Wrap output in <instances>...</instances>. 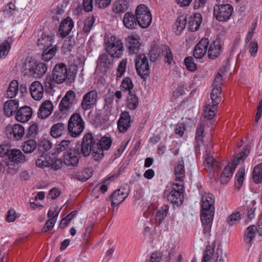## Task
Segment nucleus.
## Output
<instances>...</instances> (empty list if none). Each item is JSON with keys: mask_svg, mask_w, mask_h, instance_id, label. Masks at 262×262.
<instances>
[{"mask_svg": "<svg viewBox=\"0 0 262 262\" xmlns=\"http://www.w3.org/2000/svg\"><path fill=\"white\" fill-rule=\"evenodd\" d=\"M217 105L213 104L212 105L209 104L206 106L203 113L204 117L208 119H212L217 112Z\"/></svg>", "mask_w": 262, "mask_h": 262, "instance_id": "nucleus-48", "label": "nucleus"}, {"mask_svg": "<svg viewBox=\"0 0 262 262\" xmlns=\"http://www.w3.org/2000/svg\"><path fill=\"white\" fill-rule=\"evenodd\" d=\"M18 101L15 100H8L4 104V111L6 116L10 117L16 113L18 109Z\"/></svg>", "mask_w": 262, "mask_h": 262, "instance_id": "nucleus-28", "label": "nucleus"}, {"mask_svg": "<svg viewBox=\"0 0 262 262\" xmlns=\"http://www.w3.org/2000/svg\"><path fill=\"white\" fill-rule=\"evenodd\" d=\"M32 115V110L28 106L20 107L16 112L15 119L21 122H26L30 120Z\"/></svg>", "mask_w": 262, "mask_h": 262, "instance_id": "nucleus-24", "label": "nucleus"}, {"mask_svg": "<svg viewBox=\"0 0 262 262\" xmlns=\"http://www.w3.org/2000/svg\"><path fill=\"white\" fill-rule=\"evenodd\" d=\"M138 24L142 29L149 27L152 21V15L149 8L144 4L139 5L136 9Z\"/></svg>", "mask_w": 262, "mask_h": 262, "instance_id": "nucleus-4", "label": "nucleus"}, {"mask_svg": "<svg viewBox=\"0 0 262 262\" xmlns=\"http://www.w3.org/2000/svg\"><path fill=\"white\" fill-rule=\"evenodd\" d=\"M82 152V142H78L75 147L68 152H64L63 156V163L67 166H76Z\"/></svg>", "mask_w": 262, "mask_h": 262, "instance_id": "nucleus-8", "label": "nucleus"}, {"mask_svg": "<svg viewBox=\"0 0 262 262\" xmlns=\"http://www.w3.org/2000/svg\"><path fill=\"white\" fill-rule=\"evenodd\" d=\"M73 27V22L70 17L64 19L60 23L57 35L61 38L67 36Z\"/></svg>", "mask_w": 262, "mask_h": 262, "instance_id": "nucleus-19", "label": "nucleus"}, {"mask_svg": "<svg viewBox=\"0 0 262 262\" xmlns=\"http://www.w3.org/2000/svg\"><path fill=\"white\" fill-rule=\"evenodd\" d=\"M57 220H56L55 217H51L47 220L44 226L42 228V231L43 232H47L48 231L52 230L55 224L56 223Z\"/></svg>", "mask_w": 262, "mask_h": 262, "instance_id": "nucleus-62", "label": "nucleus"}, {"mask_svg": "<svg viewBox=\"0 0 262 262\" xmlns=\"http://www.w3.org/2000/svg\"><path fill=\"white\" fill-rule=\"evenodd\" d=\"M126 64L127 60L126 59L122 60L119 63L116 72L117 80H118L119 78H121L124 74L126 70Z\"/></svg>", "mask_w": 262, "mask_h": 262, "instance_id": "nucleus-57", "label": "nucleus"}, {"mask_svg": "<svg viewBox=\"0 0 262 262\" xmlns=\"http://www.w3.org/2000/svg\"><path fill=\"white\" fill-rule=\"evenodd\" d=\"M18 90V83L17 80H13L9 84L7 91L8 97L12 98L16 96Z\"/></svg>", "mask_w": 262, "mask_h": 262, "instance_id": "nucleus-46", "label": "nucleus"}, {"mask_svg": "<svg viewBox=\"0 0 262 262\" xmlns=\"http://www.w3.org/2000/svg\"><path fill=\"white\" fill-rule=\"evenodd\" d=\"M203 165L206 170L213 172L219 169L221 167V163L209 154H207Z\"/></svg>", "mask_w": 262, "mask_h": 262, "instance_id": "nucleus-26", "label": "nucleus"}, {"mask_svg": "<svg viewBox=\"0 0 262 262\" xmlns=\"http://www.w3.org/2000/svg\"><path fill=\"white\" fill-rule=\"evenodd\" d=\"M105 50L111 57L120 58L123 54L124 48L121 40L111 36L106 42Z\"/></svg>", "mask_w": 262, "mask_h": 262, "instance_id": "nucleus-5", "label": "nucleus"}, {"mask_svg": "<svg viewBox=\"0 0 262 262\" xmlns=\"http://www.w3.org/2000/svg\"><path fill=\"white\" fill-rule=\"evenodd\" d=\"M123 24L127 29L133 30L137 28L138 24L136 14L130 12L125 13L123 18Z\"/></svg>", "mask_w": 262, "mask_h": 262, "instance_id": "nucleus-25", "label": "nucleus"}, {"mask_svg": "<svg viewBox=\"0 0 262 262\" xmlns=\"http://www.w3.org/2000/svg\"><path fill=\"white\" fill-rule=\"evenodd\" d=\"M130 121L131 118L129 113L126 111L122 112L117 121V127L119 132L126 133L131 126Z\"/></svg>", "mask_w": 262, "mask_h": 262, "instance_id": "nucleus-17", "label": "nucleus"}, {"mask_svg": "<svg viewBox=\"0 0 262 262\" xmlns=\"http://www.w3.org/2000/svg\"><path fill=\"white\" fill-rule=\"evenodd\" d=\"M53 155L52 157L49 155H42L40 156L36 161V165L37 167L43 168L50 167L53 164Z\"/></svg>", "mask_w": 262, "mask_h": 262, "instance_id": "nucleus-34", "label": "nucleus"}, {"mask_svg": "<svg viewBox=\"0 0 262 262\" xmlns=\"http://www.w3.org/2000/svg\"><path fill=\"white\" fill-rule=\"evenodd\" d=\"M162 54V46L160 48L154 47L149 52V57L151 61H156Z\"/></svg>", "mask_w": 262, "mask_h": 262, "instance_id": "nucleus-56", "label": "nucleus"}, {"mask_svg": "<svg viewBox=\"0 0 262 262\" xmlns=\"http://www.w3.org/2000/svg\"><path fill=\"white\" fill-rule=\"evenodd\" d=\"M71 148V141L69 140H62L59 143L56 144L55 146V151L59 154L64 151L68 152Z\"/></svg>", "mask_w": 262, "mask_h": 262, "instance_id": "nucleus-42", "label": "nucleus"}, {"mask_svg": "<svg viewBox=\"0 0 262 262\" xmlns=\"http://www.w3.org/2000/svg\"><path fill=\"white\" fill-rule=\"evenodd\" d=\"M128 143V141L124 140L122 141L115 152V158H118L122 154Z\"/></svg>", "mask_w": 262, "mask_h": 262, "instance_id": "nucleus-64", "label": "nucleus"}, {"mask_svg": "<svg viewBox=\"0 0 262 262\" xmlns=\"http://www.w3.org/2000/svg\"><path fill=\"white\" fill-rule=\"evenodd\" d=\"M247 157L246 150H242L239 152L236 156V158L232 161V165L236 168V166L239 162L244 161Z\"/></svg>", "mask_w": 262, "mask_h": 262, "instance_id": "nucleus-61", "label": "nucleus"}, {"mask_svg": "<svg viewBox=\"0 0 262 262\" xmlns=\"http://www.w3.org/2000/svg\"><path fill=\"white\" fill-rule=\"evenodd\" d=\"M134 84L132 79L128 77H124L120 85V89L125 92V91H129L130 92L131 90L133 89Z\"/></svg>", "mask_w": 262, "mask_h": 262, "instance_id": "nucleus-52", "label": "nucleus"}, {"mask_svg": "<svg viewBox=\"0 0 262 262\" xmlns=\"http://www.w3.org/2000/svg\"><path fill=\"white\" fill-rule=\"evenodd\" d=\"M18 9L16 8L14 3L10 2L6 5L3 11L5 18H10L14 17V15Z\"/></svg>", "mask_w": 262, "mask_h": 262, "instance_id": "nucleus-41", "label": "nucleus"}, {"mask_svg": "<svg viewBox=\"0 0 262 262\" xmlns=\"http://www.w3.org/2000/svg\"><path fill=\"white\" fill-rule=\"evenodd\" d=\"M5 132L8 138L14 140H20L25 134L24 127L18 124L7 126Z\"/></svg>", "mask_w": 262, "mask_h": 262, "instance_id": "nucleus-15", "label": "nucleus"}, {"mask_svg": "<svg viewBox=\"0 0 262 262\" xmlns=\"http://www.w3.org/2000/svg\"><path fill=\"white\" fill-rule=\"evenodd\" d=\"M97 101V93L95 91H91L83 97V110L93 108Z\"/></svg>", "mask_w": 262, "mask_h": 262, "instance_id": "nucleus-23", "label": "nucleus"}, {"mask_svg": "<svg viewBox=\"0 0 262 262\" xmlns=\"http://www.w3.org/2000/svg\"><path fill=\"white\" fill-rule=\"evenodd\" d=\"M252 178L253 181L256 184L262 182V163L257 165L254 167Z\"/></svg>", "mask_w": 262, "mask_h": 262, "instance_id": "nucleus-47", "label": "nucleus"}, {"mask_svg": "<svg viewBox=\"0 0 262 262\" xmlns=\"http://www.w3.org/2000/svg\"><path fill=\"white\" fill-rule=\"evenodd\" d=\"M68 128L70 136L76 138L82 133V118L79 113H75L68 121Z\"/></svg>", "mask_w": 262, "mask_h": 262, "instance_id": "nucleus-10", "label": "nucleus"}, {"mask_svg": "<svg viewBox=\"0 0 262 262\" xmlns=\"http://www.w3.org/2000/svg\"><path fill=\"white\" fill-rule=\"evenodd\" d=\"M129 6L128 0H116L113 4V11L117 14L123 13L128 9Z\"/></svg>", "mask_w": 262, "mask_h": 262, "instance_id": "nucleus-33", "label": "nucleus"}, {"mask_svg": "<svg viewBox=\"0 0 262 262\" xmlns=\"http://www.w3.org/2000/svg\"><path fill=\"white\" fill-rule=\"evenodd\" d=\"M94 23L95 18L93 16H90L86 18L84 22L83 31L85 32H89Z\"/></svg>", "mask_w": 262, "mask_h": 262, "instance_id": "nucleus-59", "label": "nucleus"}, {"mask_svg": "<svg viewBox=\"0 0 262 262\" xmlns=\"http://www.w3.org/2000/svg\"><path fill=\"white\" fill-rule=\"evenodd\" d=\"M43 53L42 54V59L45 61H49L55 55L57 51L56 47H52L51 48L42 50Z\"/></svg>", "mask_w": 262, "mask_h": 262, "instance_id": "nucleus-50", "label": "nucleus"}, {"mask_svg": "<svg viewBox=\"0 0 262 262\" xmlns=\"http://www.w3.org/2000/svg\"><path fill=\"white\" fill-rule=\"evenodd\" d=\"M184 191L183 184L174 183L171 190L167 195V200L173 205H181L183 203Z\"/></svg>", "mask_w": 262, "mask_h": 262, "instance_id": "nucleus-11", "label": "nucleus"}, {"mask_svg": "<svg viewBox=\"0 0 262 262\" xmlns=\"http://www.w3.org/2000/svg\"><path fill=\"white\" fill-rule=\"evenodd\" d=\"M186 19L183 16L179 17L173 25L172 29L177 35H179L185 28Z\"/></svg>", "mask_w": 262, "mask_h": 262, "instance_id": "nucleus-36", "label": "nucleus"}, {"mask_svg": "<svg viewBox=\"0 0 262 262\" xmlns=\"http://www.w3.org/2000/svg\"><path fill=\"white\" fill-rule=\"evenodd\" d=\"M38 134V125L37 123L31 124L26 134V138L28 139H34Z\"/></svg>", "mask_w": 262, "mask_h": 262, "instance_id": "nucleus-54", "label": "nucleus"}, {"mask_svg": "<svg viewBox=\"0 0 262 262\" xmlns=\"http://www.w3.org/2000/svg\"><path fill=\"white\" fill-rule=\"evenodd\" d=\"M11 49V45L7 40H5L0 45V59L7 56Z\"/></svg>", "mask_w": 262, "mask_h": 262, "instance_id": "nucleus-53", "label": "nucleus"}, {"mask_svg": "<svg viewBox=\"0 0 262 262\" xmlns=\"http://www.w3.org/2000/svg\"><path fill=\"white\" fill-rule=\"evenodd\" d=\"M101 113L100 111L91 110L88 115V121L95 126L101 123Z\"/></svg>", "mask_w": 262, "mask_h": 262, "instance_id": "nucleus-38", "label": "nucleus"}, {"mask_svg": "<svg viewBox=\"0 0 262 262\" xmlns=\"http://www.w3.org/2000/svg\"><path fill=\"white\" fill-rule=\"evenodd\" d=\"M56 84L62 83L67 78L68 70L67 66L63 63L57 64L53 69L52 75Z\"/></svg>", "mask_w": 262, "mask_h": 262, "instance_id": "nucleus-13", "label": "nucleus"}, {"mask_svg": "<svg viewBox=\"0 0 262 262\" xmlns=\"http://www.w3.org/2000/svg\"><path fill=\"white\" fill-rule=\"evenodd\" d=\"M112 143L110 136L102 137L97 144L94 143V138L92 134H86L83 137V156L87 157L91 152L94 157L101 159L104 156L103 150L108 149Z\"/></svg>", "mask_w": 262, "mask_h": 262, "instance_id": "nucleus-1", "label": "nucleus"}, {"mask_svg": "<svg viewBox=\"0 0 262 262\" xmlns=\"http://www.w3.org/2000/svg\"><path fill=\"white\" fill-rule=\"evenodd\" d=\"M56 83L50 76L46 77L44 81V86L45 92L48 94H52L54 92V88Z\"/></svg>", "mask_w": 262, "mask_h": 262, "instance_id": "nucleus-44", "label": "nucleus"}, {"mask_svg": "<svg viewBox=\"0 0 262 262\" xmlns=\"http://www.w3.org/2000/svg\"><path fill=\"white\" fill-rule=\"evenodd\" d=\"M126 104L127 107L130 110H135L139 104V99L136 95L129 92L127 96Z\"/></svg>", "mask_w": 262, "mask_h": 262, "instance_id": "nucleus-40", "label": "nucleus"}, {"mask_svg": "<svg viewBox=\"0 0 262 262\" xmlns=\"http://www.w3.org/2000/svg\"><path fill=\"white\" fill-rule=\"evenodd\" d=\"M53 110V105L52 102L50 100H46L40 106L38 116L41 119L46 118L52 113Z\"/></svg>", "mask_w": 262, "mask_h": 262, "instance_id": "nucleus-27", "label": "nucleus"}, {"mask_svg": "<svg viewBox=\"0 0 262 262\" xmlns=\"http://www.w3.org/2000/svg\"><path fill=\"white\" fill-rule=\"evenodd\" d=\"M52 143L45 138L41 139L38 144V148L41 152H46L51 148Z\"/></svg>", "mask_w": 262, "mask_h": 262, "instance_id": "nucleus-51", "label": "nucleus"}, {"mask_svg": "<svg viewBox=\"0 0 262 262\" xmlns=\"http://www.w3.org/2000/svg\"><path fill=\"white\" fill-rule=\"evenodd\" d=\"M209 43V41L208 38H202L194 47V57L198 59L202 58L207 53Z\"/></svg>", "mask_w": 262, "mask_h": 262, "instance_id": "nucleus-18", "label": "nucleus"}, {"mask_svg": "<svg viewBox=\"0 0 262 262\" xmlns=\"http://www.w3.org/2000/svg\"><path fill=\"white\" fill-rule=\"evenodd\" d=\"M256 209V203L255 201H252L248 206H247V216L250 220H252L255 217V210Z\"/></svg>", "mask_w": 262, "mask_h": 262, "instance_id": "nucleus-58", "label": "nucleus"}, {"mask_svg": "<svg viewBox=\"0 0 262 262\" xmlns=\"http://www.w3.org/2000/svg\"><path fill=\"white\" fill-rule=\"evenodd\" d=\"M204 131V126L203 124H201L198 126L195 136V140L196 142L195 148L196 151H199L200 150L201 145L203 143Z\"/></svg>", "mask_w": 262, "mask_h": 262, "instance_id": "nucleus-35", "label": "nucleus"}, {"mask_svg": "<svg viewBox=\"0 0 262 262\" xmlns=\"http://www.w3.org/2000/svg\"><path fill=\"white\" fill-rule=\"evenodd\" d=\"M10 152L8 155V160L12 162L13 164H8V172L9 173H15L17 170L18 167L12 168L11 166L15 167V165L23 164L27 161L26 156L23 152L18 149L12 148L10 150Z\"/></svg>", "mask_w": 262, "mask_h": 262, "instance_id": "nucleus-7", "label": "nucleus"}, {"mask_svg": "<svg viewBox=\"0 0 262 262\" xmlns=\"http://www.w3.org/2000/svg\"><path fill=\"white\" fill-rule=\"evenodd\" d=\"M214 212V196L211 193H206L202 196L200 214L204 234H209L211 230Z\"/></svg>", "mask_w": 262, "mask_h": 262, "instance_id": "nucleus-2", "label": "nucleus"}, {"mask_svg": "<svg viewBox=\"0 0 262 262\" xmlns=\"http://www.w3.org/2000/svg\"><path fill=\"white\" fill-rule=\"evenodd\" d=\"M241 219V214L239 212H236L232 213L227 219V222L230 226H233L236 224L237 221Z\"/></svg>", "mask_w": 262, "mask_h": 262, "instance_id": "nucleus-63", "label": "nucleus"}, {"mask_svg": "<svg viewBox=\"0 0 262 262\" xmlns=\"http://www.w3.org/2000/svg\"><path fill=\"white\" fill-rule=\"evenodd\" d=\"M25 75L35 79H40L46 73L47 66L45 63L33 60L27 61L23 66Z\"/></svg>", "mask_w": 262, "mask_h": 262, "instance_id": "nucleus-3", "label": "nucleus"}, {"mask_svg": "<svg viewBox=\"0 0 262 262\" xmlns=\"http://www.w3.org/2000/svg\"><path fill=\"white\" fill-rule=\"evenodd\" d=\"M257 227L254 226H250L246 230L244 236V241L247 244H251L256 235Z\"/></svg>", "mask_w": 262, "mask_h": 262, "instance_id": "nucleus-37", "label": "nucleus"}, {"mask_svg": "<svg viewBox=\"0 0 262 262\" xmlns=\"http://www.w3.org/2000/svg\"><path fill=\"white\" fill-rule=\"evenodd\" d=\"M235 168L232 165V162L230 165L226 166L221 174L220 181L222 184L227 183L232 177Z\"/></svg>", "mask_w": 262, "mask_h": 262, "instance_id": "nucleus-31", "label": "nucleus"}, {"mask_svg": "<svg viewBox=\"0 0 262 262\" xmlns=\"http://www.w3.org/2000/svg\"><path fill=\"white\" fill-rule=\"evenodd\" d=\"M135 67L138 75L144 78L150 73L148 60L144 54H139L135 59Z\"/></svg>", "mask_w": 262, "mask_h": 262, "instance_id": "nucleus-12", "label": "nucleus"}, {"mask_svg": "<svg viewBox=\"0 0 262 262\" xmlns=\"http://www.w3.org/2000/svg\"><path fill=\"white\" fill-rule=\"evenodd\" d=\"M31 95L35 100H40L43 97L44 89L42 84L38 81L33 82L29 88Z\"/></svg>", "mask_w": 262, "mask_h": 262, "instance_id": "nucleus-21", "label": "nucleus"}, {"mask_svg": "<svg viewBox=\"0 0 262 262\" xmlns=\"http://www.w3.org/2000/svg\"><path fill=\"white\" fill-rule=\"evenodd\" d=\"M36 147V141L33 139H30L24 142L23 150L25 153L30 154L33 152Z\"/></svg>", "mask_w": 262, "mask_h": 262, "instance_id": "nucleus-45", "label": "nucleus"}, {"mask_svg": "<svg viewBox=\"0 0 262 262\" xmlns=\"http://www.w3.org/2000/svg\"><path fill=\"white\" fill-rule=\"evenodd\" d=\"M202 22V17L200 13H196L190 17L188 22V29L190 32H195L200 27Z\"/></svg>", "mask_w": 262, "mask_h": 262, "instance_id": "nucleus-29", "label": "nucleus"}, {"mask_svg": "<svg viewBox=\"0 0 262 262\" xmlns=\"http://www.w3.org/2000/svg\"><path fill=\"white\" fill-rule=\"evenodd\" d=\"M169 210L167 205H164L160 208L156 215V220L159 223H161L164 219L167 216Z\"/></svg>", "mask_w": 262, "mask_h": 262, "instance_id": "nucleus-49", "label": "nucleus"}, {"mask_svg": "<svg viewBox=\"0 0 262 262\" xmlns=\"http://www.w3.org/2000/svg\"><path fill=\"white\" fill-rule=\"evenodd\" d=\"M54 36L43 33L37 40V46L41 50L51 48L52 47H56L53 45Z\"/></svg>", "mask_w": 262, "mask_h": 262, "instance_id": "nucleus-22", "label": "nucleus"}, {"mask_svg": "<svg viewBox=\"0 0 262 262\" xmlns=\"http://www.w3.org/2000/svg\"><path fill=\"white\" fill-rule=\"evenodd\" d=\"M75 94L72 91H68L62 98L59 104L60 113L55 112L54 115L59 116L60 113L67 115L71 112V110L75 103Z\"/></svg>", "mask_w": 262, "mask_h": 262, "instance_id": "nucleus-9", "label": "nucleus"}, {"mask_svg": "<svg viewBox=\"0 0 262 262\" xmlns=\"http://www.w3.org/2000/svg\"><path fill=\"white\" fill-rule=\"evenodd\" d=\"M213 88L210 94V97L213 104L218 105L221 101V86L220 84H217L213 85Z\"/></svg>", "mask_w": 262, "mask_h": 262, "instance_id": "nucleus-39", "label": "nucleus"}, {"mask_svg": "<svg viewBox=\"0 0 262 262\" xmlns=\"http://www.w3.org/2000/svg\"><path fill=\"white\" fill-rule=\"evenodd\" d=\"M233 7L229 4L215 5L214 7L213 15L219 21H227L231 17Z\"/></svg>", "mask_w": 262, "mask_h": 262, "instance_id": "nucleus-6", "label": "nucleus"}, {"mask_svg": "<svg viewBox=\"0 0 262 262\" xmlns=\"http://www.w3.org/2000/svg\"><path fill=\"white\" fill-rule=\"evenodd\" d=\"M139 40L140 37L137 35L128 36L126 38L127 47L129 54H138L141 46Z\"/></svg>", "mask_w": 262, "mask_h": 262, "instance_id": "nucleus-20", "label": "nucleus"}, {"mask_svg": "<svg viewBox=\"0 0 262 262\" xmlns=\"http://www.w3.org/2000/svg\"><path fill=\"white\" fill-rule=\"evenodd\" d=\"M176 180L179 181V184H183V179L185 176V170L184 160H179L174 169Z\"/></svg>", "mask_w": 262, "mask_h": 262, "instance_id": "nucleus-30", "label": "nucleus"}, {"mask_svg": "<svg viewBox=\"0 0 262 262\" xmlns=\"http://www.w3.org/2000/svg\"><path fill=\"white\" fill-rule=\"evenodd\" d=\"M66 132V125L63 123L54 124L51 128L50 135L54 138H57L64 134Z\"/></svg>", "mask_w": 262, "mask_h": 262, "instance_id": "nucleus-32", "label": "nucleus"}, {"mask_svg": "<svg viewBox=\"0 0 262 262\" xmlns=\"http://www.w3.org/2000/svg\"><path fill=\"white\" fill-rule=\"evenodd\" d=\"M184 63L186 68L189 71L193 72L196 69L197 66L192 57H186L184 60Z\"/></svg>", "mask_w": 262, "mask_h": 262, "instance_id": "nucleus-55", "label": "nucleus"}, {"mask_svg": "<svg viewBox=\"0 0 262 262\" xmlns=\"http://www.w3.org/2000/svg\"><path fill=\"white\" fill-rule=\"evenodd\" d=\"M214 252L213 248L210 247L207 248L203 254L201 262H210L212 259Z\"/></svg>", "mask_w": 262, "mask_h": 262, "instance_id": "nucleus-60", "label": "nucleus"}, {"mask_svg": "<svg viewBox=\"0 0 262 262\" xmlns=\"http://www.w3.org/2000/svg\"><path fill=\"white\" fill-rule=\"evenodd\" d=\"M129 189L128 187H121L111 195V206L115 207L122 203L128 196Z\"/></svg>", "mask_w": 262, "mask_h": 262, "instance_id": "nucleus-14", "label": "nucleus"}, {"mask_svg": "<svg viewBox=\"0 0 262 262\" xmlns=\"http://www.w3.org/2000/svg\"><path fill=\"white\" fill-rule=\"evenodd\" d=\"M162 55L164 57L165 62L169 65L174 62L173 55L168 46L162 45Z\"/></svg>", "mask_w": 262, "mask_h": 262, "instance_id": "nucleus-43", "label": "nucleus"}, {"mask_svg": "<svg viewBox=\"0 0 262 262\" xmlns=\"http://www.w3.org/2000/svg\"><path fill=\"white\" fill-rule=\"evenodd\" d=\"M208 47V57L210 59L219 57L224 50L223 45L219 39L213 40Z\"/></svg>", "mask_w": 262, "mask_h": 262, "instance_id": "nucleus-16", "label": "nucleus"}]
</instances>
